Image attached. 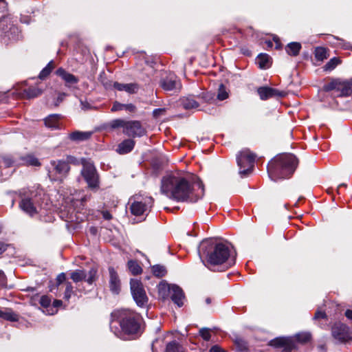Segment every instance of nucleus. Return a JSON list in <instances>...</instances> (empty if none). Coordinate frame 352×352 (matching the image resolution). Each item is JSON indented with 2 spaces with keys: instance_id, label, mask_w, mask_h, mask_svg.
<instances>
[{
  "instance_id": "1",
  "label": "nucleus",
  "mask_w": 352,
  "mask_h": 352,
  "mask_svg": "<svg viewBox=\"0 0 352 352\" xmlns=\"http://www.w3.org/2000/svg\"><path fill=\"white\" fill-rule=\"evenodd\" d=\"M161 192L177 201L197 202L204 194L201 182L192 183L186 178L172 174L162 179Z\"/></svg>"
},
{
  "instance_id": "2",
  "label": "nucleus",
  "mask_w": 352,
  "mask_h": 352,
  "mask_svg": "<svg viewBox=\"0 0 352 352\" xmlns=\"http://www.w3.org/2000/svg\"><path fill=\"white\" fill-rule=\"evenodd\" d=\"M142 316L130 309L116 310L111 314L110 327L122 339L133 338L142 333Z\"/></svg>"
},
{
  "instance_id": "3",
  "label": "nucleus",
  "mask_w": 352,
  "mask_h": 352,
  "mask_svg": "<svg viewBox=\"0 0 352 352\" xmlns=\"http://www.w3.org/2000/svg\"><path fill=\"white\" fill-rule=\"evenodd\" d=\"M199 254L200 256H206L210 269L226 264V268L235 263V258L232 257L229 245L219 243L214 244L212 239H207L201 241Z\"/></svg>"
},
{
  "instance_id": "4",
  "label": "nucleus",
  "mask_w": 352,
  "mask_h": 352,
  "mask_svg": "<svg viewBox=\"0 0 352 352\" xmlns=\"http://www.w3.org/2000/svg\"><path fill=\"white\" fill-rule=\"evenodd\" d=\"M298 164V160L293 154L276 156L268 164V175L274 182L288 178L294 173Z\"/></svg>"
},
{
  "instance_id": "5",
  "label": "nucleus",
  "mask_w": 352,
  "mask_h": 352,
  "mask_svg": "<svg viewBox=\"0 0 352 352\" xmlns=\"http://www.w3.org/2000/svg\"><path fill=\"white\" fill-rule=\"evenodd\" d=\"M77 159L72 155H67L65 159L51 160L45 168L47 175L52 182H63L70 171V164H76Z\"/></svg>"
},
{
  "instance_id": "6",
  "label": "nucleus",
  "mask_w": 352,
  "mask_h": 352,
  "mask_svg": "<svg viewBox=\"0 0 352 352\" xmlns=\"http://www.w3.org/2000/svg\"><path fill=\"white\" fill-rule=\"evenodd\" d=\"M21 198L19 208L30 217L39 212L41 209V194L36 190L21 189L19 191Z\"/></svg>"
},
{
  "instance_id": "7",
  "label": "nucleus",
  "mask_w": 352,
  "mask_h": 352,
  "mask_svg": "<svg viewBox=\"0 0 352 352\" xmlns=\"http://www.w3.org/2000/svg\"><path fill=\"white\" fill-rule=\"evenodd\" d=\"M109 126L111 129L122 128L124 135L132 138L142 137L146 133L141 122L138 120L126 121L118 118L111 120Z\"/></svg>"
},
{
  "instance_id": "8",
  "label": "nucleus",
  "mask_w": 352,
  "mask_h": 352,
  "mask_svg": "<svg viewBox=\"0 0 352 352\" xmlns=\"http://www.w3.org/2000/svg\"><path fill=\"white\" fill-rule=\"evenodd\" d=\"M153 199L151 197L136 195L129 199V209L134 216L147 215L153 206Z\"/></svg>"
},
{
  "instance_id": "9",
  "label": "nucleus",
  "mask_w": 352,
  "mask_h": 352,
  "mask_svg": "<svg viewBox=\"0 0 352 352\" xmlns=\"http://www.w3.org/2000/svg\"><path fill=\"white\" fill-rule=\"evenodd\" d=\"M325 91H334V96L337 97L349 96L352 94V79L342 80L332 79L323 87Z\"/></svg>"
},
{
  "instance_id": "10",
  "label": "nucleus",
  "mask_w": 352,
  "mask_h": 352,
  "mask_svg": "<svg viewBox=\"0 0 352 352\" xmlns=\"http://www.w3.org/2000/svg\"><path fill=\"white\" fill-rule=\"evenodd\" d=\"M82 164L81 175L88 187L93 191H97L100 188V177L95 166L86 160H83Z\"/></svg>"
},
{
  "instance_id": "11",
  "label": "nucleus",
  "mask_w": 352,
  "mask_h": 352,
  "mask_svg": "<svg viewBox=\"0 0 352 352\" xmlns=\"http://www.w3.org/2000/svg\"><path fill=\"white\" fill-rule=\"evenodd\" d=\"M256 155L248 149L241 151L236 157L237 164L239 166V174L242 177L248 175L252 171Z\"/></svg>"
},
{
  "instance_id": "12",
  "label": "nucleus",
  "mask_w": 352,
  "mask_h": 352,
  "mask_svg": "<svg viewBox=\"0 0 352 352\" xmlns=\"http://www.w3.org/2000/svg\"><path fill=\"white\" fill-rule=\"evenodd\" d=\"M0 36L3 39L7 37L9 41H15L19 37L18 28L8 16H3L0 19Z\"/></svg>"
},
{
  "instance_id": "13",
  "label": "nucleus",
  "mask_w": 352,
  "mask_h": 352,
  "mask_svg": "<svg viewBox=\"0 0 352 352\" xmlns=\"http://www.w3.org/2000/svg\"><path fill=\"white\" fill-rule=\"evenodd\" d=\"M130 286L131 294L137 305L140 307H146L148 298L142 282L138 279L132 278L130 281Z\"/></svg>"
},
{
  "instance_id": "14",
  "label": "nucleus",
  "mask_w": 352,
  "mask_h": 352,
  "mask_svg": "<svg viewBox=\"0 0 352 352\" xmlns=\"http://www.w3.org/2000/svg\"><path fill=\"white\" fill-rule=\"evenodd\" d=\"M160 86L165 91L178 92L182 89L179 79L173 73L168 74L160 80Z\"/></svg>"
},
{
  "instance_id": "15",
  "label": "nucleus",
  "mask_w": 352,
  "mask_h": 352,
  "mask_svg": "<svg viewBox=\"0 0 352 352\" xmlns=\"http://www.w3.org/2000/svg\"><path fill=\"white\" fill-rule=\"evenodd\" d=\"M331 334L333 338L340 343L346 342L352 339L349 328L342 323H336L332 327Z\"/></svg>"
},
{
  "instance_id": "16",
  "label": "nucleus",
  "mask_w": 352,
  "mask_h": 352,
  "mask_svg": "<svg viewBox=\"0 0 352 352\" xmlns=\"http://www.w3.org/2000/svg\"><path fill=\"white\" fill-rule=\"evenodd\" d=\"M270 345L275 347H282L280 352H292L298 348L294 339L291 338H276L270 341Z\"/></svg>"
},
{
  "instance_id": "17",
  "label": "nucleus",
  "mask_w": 352,
  "mask_h": 352,
  "mask_svg": "<svg viewBox=\"0 0 352 352\" xmlns=\"http://www.w3.org/2000/svg\"><path fill=\"white\" fill-rule=\"evenodd\" d=\"M106 89H110L111 87L118 91H124L128 94H135L138 91L139 86L137 83H120L118 82H102Z\"/></svg>"
},
{
  "instance_id": "18",
  "label": "nucleus",
  "mask_w": 352,
  "mask_h": 352,
  "mask_svg": "<svg viewBox=\"0 0 352 352\" xmlns=\"http://www.w3.org/2000/svg\"><path fill=\"white\" fill-rule=\"evenodd\" d=\"M257 93L262 100H266L274 97H284L285 93L276 89L270 87H260L257 89Z\"/></svg>"
},
{
  "instance_id": "19",
  "label": "nucleus",
  "mask_w": 352,
  "mask_h": 352,
  "mask_svg": "<svg viewBox=\"0 0 352 352\" xmlns=\"http://www.w3.org/2000/svg\"><path fill=\"white\" fill-rule=\"evenodd\" d=\"M168 291L170 294L171 300L177 305L178 307L183 306L185 296L182 288L176 285H171L168 287Z\"/></svg>"
},
{
  "instance_id": "20",
  "label": "nucleus",
  "mask_w": 352,
  "mask_h": 352,
  "mask_svg": "<svg viewBox=\"0 0 352 352\" xmlns=\"http://www.w3.org/2000/svg\"><path fill=\"white\" fill-rule=\"evenodd\" d=\"M109 288L110 290L116 294H119L120 291V280L113 267H109Z\"/></svg>"
},
{
  "instance_id": "21",
  "label": "nucleus",
  "mask_w": 352,
  "mask_h": 352,
  "mask_svg": "<svg viewBox=\"0 0 352 352\" xmlns=\"http://www.w3.org/2000/svg\"><path fill=\"white\" fill-rule=\"evenodd\" d=\"M56 74L65 81V85L67 87H70L72 85L77 84L79 81L76 76L67 72L62 67H60L56 70Z\"/></svg>"
},
{
  "instance_id": "22",
  "label": "nucleus",
  "mask_w": 352,
  "mask_h": 352,
  "mask_svg": "<svg viewBox=\"0 0 352 352\" xmlns=\"http://www.w3.org/2000/svg\"><path fill=\"white\" fill-rule=\"evenodd\" d=\"M180 104L186 110L197 109L199 106V102L195 99V96H188L180 99Z\"/></svg>"
},
{
  "instance_id": "23",
  "label": "nucleus",
  "mask_w": 352,
  "mask_h": 352,
  "mask_svg": "<svg viewBox=\"0 0 352 352\" xmlns=\"http://www.w3.org/2000/svg\"><path fill=\"white\" fill-rule=\"evenodd\" d=\"M135 146V141L131 139H126L118 146L116 151L120 154H126L131 152Z\"/></svg>"
},
{
  "instance_id": "24",
  "label": "nucleus",
  "mask_w": 352,
  "mask_h": 352,
  "mask_svg": "<svg viewBox=\"0 0 352 352\" xmlns=\"http://www.w3.org/2000/svg\"><path fill=\"white\" fill-rule=\"evenodd\" d=\"M0 318L11 322L19 320V315L9 308H0Z\"/></svg>"
},
{
  "instance_id": "25",
  "label": "nucleus",
  "mask_w": 352,
  "mask_h": 352,
  "mask_svg": "<svg viewBox=\"0 0 352 352\" xmlns=\"http://www.w3.org/2000/svg\"><path fill=\"white\" fill-rule=\"evenodd\" d=\"M60 114H52L45 119V124L47 128L56 129L59 128Z\"/></svg>"
},
{
  "instance_id": "26",
  "label": "nucleus",
  "mask_w": 352,
  "mask_h": 352,
  "mask_svg": "<svg viewBox=\"0 0 352 352\" xmlns=\"http://www.w3.org/2000/svg\"><path fill=\"white\" fill-rule=\"evenodd\" d=\"M92 135L89 131H74L69 134V138L73 141L80 142L88 140Z\"/></svg>"
},
{
  "instance_id": "27",
  "label": "nucleus",
  "mask_w": 352,
  "mask_h": 352,
  "mask_svg": "<svg viewBox=\"0 0 352 352\" xmlns=\"http://www.w3.org/2000/svg\"><path fill=\"white\" fill-rule=\"evenodd\" d=\"M136 109V107L133 104H122L117 101H116L111 107V111L112 112L126 110L129 112H134Z\"/></svg>"
},
{
  "instance_id": "28",
  "label": "nucleus",
  "mask_w": 352,
  "mask_h": 352,
  "mask_svg": "<svg viewBox=\"0 0 352 352\" xmlns=\"http://www.w3.org/2000/svg\"><path fill=\"white\" fill-rule=\"evenodd\" d=\"M256 62L261 69L270 67L271 64V58L267 54H260L256 58Z\"/></svg>"
},
{
  "instance_id": "29",
  "label": "nucleus",
  "mask_w": 352,
  "mask_h": 352,
  "mask_svg": "<svg viewBox=\"0 0 352 352\" xmlns=\"http://www.w3.org/2000/svg\"><path fill=\"white\" fill-rule=\"evenodd\" d=\"M301 49L300 43L292 42L286 46V52L289 55L296 56H297Z\"/></svg>"
},
{
  "instance_id": "30",
  "label": "nucleus",
  "mask_w": 352,
  "mask_h": 352,
  "mask_svg": "<svg viewBox=\"0 0 352 352\" xmlns=\"http://www.w3.org/2000/svg\"><path fill=\"white\" fill-rule=\"evenodd\" d=\"M165 352H184V349L182 345L174 340L166 344Z\"/></svg>"
},
{
  "instance_id": "31",
  "label": "nucleus",
  "mask_w": 352,
  "mask_h": 352,
  "mask_svg": "<svg viewBox=\"0 0 352 352\" xmlns=\"http://www.w3.org/2000/svg\"><path fill=\"white\" fill-rule=\"evenodd\" d=\"M290 338L294 339V342L296 344L297 342L300 344H305L310 340L311 335L309 333H300L296 334L294 337Z\"/></svg>"
},
{
  "instance_id": "32",
  "label": "nucleus",
  "mask_w": 352,
  "mask_h": 352,
  "mask_svg": "<svg viewBox=\"0 0 352 352\" xmlns=\"http://www.w3.org/2000/svg\"><path fill=\"white\" fill-rule=\"evenodd\" d=\"M87 277V274L84 270H77L72 272L70 274V278L76 283L85 280Z\"/></svg>"
},
{
  "instance_id": "33",
  "label": "nucleus",
  "mask_w": 352,
  "mask_h": 352,
  "mask_svg": "<svg viewBox=\"0 0 352 352\" xmlns=\"http://www.w3.org/2000/svg\"><path fill=\"white\" fill-rule=\"evenodd\" d=\"M42 94V90L36 87H29L24 90L25 97L28 99L38 97Z\"/></svg>"
},
{
  "instance_id": "34",
  "label": "nucleus",
  "mask_w": 352,
  "mask_h": 352,
  "mask_svg": "<svg viewBox=\"0 0 352 352\" xmlns=\"http://www.w3.org/2000/svg\"><path fill=\"white\" fill-rule=\"evenodd\" d=\"M127 265L129 271L132 274L138 275L142 273V267L140 266L137 261L130 260L128 261Z\"/></svg>"
},
{
  "instance_id": "35",
  "label": "nucleus",
  "mask_w": 352,
  "mask_h": 352,
  "mask_svg": "<svg viewBox=\"0 0 352 352\" xmlns=\"http://www.w3.org/2000/svg\"><path fill=\"white\" fill-rule=\"evenodd\" d=\"M151 270L153 275L158 278L164 276L167 273L166 267L161 265H155L152 266Z\"/></svg>"
},
{
  "instance_id": "36",
  "label": "nucleus",
  "mask_w": 352,
  "mask_h": 352,
  "mask_svg": "<svg viewBox=\"0 0 352 352\" xmlns=\"http://www.w3.org/2000/svg\"><path fill=\"white\" fill-rule=\"evenodd\" d=\"M315 58L317 60L322 61L326 59L327 57V50L322 47H318L315 49Z\"/></svg>"
},
{
  "instance_id": "37",
  "label": "nucleus",
  "mask_w": 352,
  "mask_h": 352,
  "mask_svg": "<svg viewBox=\"0 0 352 352\" xmlns=\"http://www.w3.org/2000/svg\"><path fill=\"white\" fill-rule=\"evenodd\" d=\"M54 68V63L53 61H50L45 67H44L39 74V78L41 80L45 79L51 73L52 70Z\"/></svg>"
},
{
  "instance_id": "38",
  "label": "nucleus",
  "mask_w": 352,
  "mask_h": 352,
  "mask_svg": "<svg viewBox=\"0 0 352 352\" xmlns=\"http://www.w3.org/2000/svg\"><path fill=\"white\" fill-rule=\"evenodd\" d=\"M340 63V60L337 58H333L329 60V62L326 63L324 66V69L325 71H331L333 70Z\"/></svg>"
},
{
  "instance_id": "39",
  "label": "nucleus",
  "mask_w": 352,
  "mask_h": 352,
  "mask_svg": "<svg viewBox=\"0 0 352 352\" xmlns=\"http://www.w3.org/2000/svg\"><path fill=\"white\" fill-rule=\"evenodd\" d=\"M24 162L27 165L29 166H41V163L38 161V160L32 156V155H28L24 157Z\"/></svg>"
},
{
  "instance_id": "40",
  "label": "nucleus",
  "mask_w": 352,
  "mask_h": 352,
  "mask_svg": "<svg viewBox=\"0 0 352 352\" xmlns=\"http://www.w3.org/2000/svg\"><path fill=\"white\" fill-rule=\"evenodd\" d=\"M96 274L97 270L94 268H91L89 271L88 276H87L86 278L85 279V281L89 285H91L96 280Z\"/></svg>"
},
{
  "instance_id": "41",
  "label": "nucleus",
  "mask_w": 352,
  "mask_h": 352,
  "mask_svg": "<svg viewBox=\"0 0 352 352\" xmlns=\"http://www.w3.org/2000/svg\"><path fill=\"white\" fill-rule=\"evenodd\" d=\"M65 291L64 292V298L66 300H69L71 298L72 294L74 293L73 286L70 282H66L65 283Z\"/></svg>"
},
{
  "instance_id": "42",
  "label": "nucleus",
  "mask_w": 352,
  "mask_h": 352,
  "mask_svg": "<svg viewBox=\"0 0 352 352\" xmlns=\"http://www.w3.org/2000/svg\"><path fill=\"white\" fill-rule=\"evenodd\" d=\"M228 97V94L226 90L225 87L223 85L221 84L219 88V91L217 94V98L219 100H223L226 99Z\"/></svg>"
},
{
  "instance_id": "43",
  "label": "nucleus",
  "mask_w": 352,
  "mask_h": 352,
  "mask_svg": "<svg viewBox=\"0 0 352 352\" xmlns=\"http://www.w3.org/2000/svg\"><path fill=\"white\" fill-rule=\"evenodd\" d=\"M199 335L202 337V338L206 340H210L211 338L210 329L208 328H202L199 330Z\"/></svg>"
},
{
  "instance_id": "44",
  "label": "nucleus",
  "mask_w": 352,
  "mask_h": 352,
  "mask_svg": "<svg viewBox=\"0 0 352 352\" xmlns=\"http://www.w3.org/2000/svg\"><path fill=\"white\" fill-rule=\"evenodd\" d=\"M40 304L45 308H48L51 305V298L47 296H43L40 299Z\"/></svg>"
},
{
  "instance_id": "45",
  "label": "nucleus",
  "mask_w": 352,
  "mask_h": 352,
  "mask_svg": "<svg viewBox=\"0 0 352 352\" xmlns=\"http://www.w3.org/2000/svg\"><path fill=\"white\" fill-rule=\"evenodd\" d=\"M235 343L240 351H246L248 349L247 342L243 340L236 339Z\"/></svg>"
},
{
  "instance_id": "46",
  "label": "nucleus",
  "mask_w": 352,
  "mask_h": 352,
  "mask_svg": "<svg viewBox=\"0 0 352 352\" xmlns=\"http://www.w3.org/2000/svg\"><path fill=\"white\" fill-rule=\"evenodd\" d=\"M166 109L165 108H160L155 109L153 111V116L155 118H159L162 116H164L166 113Z\"/></svg>"
},
{
  "instance_id": "47",
  "label": "nucleus",
  "mask_w": 352,
  "mask_h": 352,
  "mask_svg": "<svg viewBox=\"0 0 352 352\" xmlns=\"http://www.w3.org/2000/svg\"><path fill=\"white\" fill-rule=\"evenodd\" d=\"M80 107L82 110L87 111V110L91 109V105L89 104V102L86 99L85 100L80 99Z\"/></svg>"
},
{
  "instance_id": "48",
  "label": "nucleus",
  "mask_w": 352,
  "mask_h": 352,
  "mask_svg": "<svg viewBox=\"0 0 352 352\" xmlns=\"http://www.w3.org/2000/svg\"><path fill=\"white\" fill-rule=\"evenodd\" d=\"M65 280H66V275H65V274L63 273V272L60 273L56 277V283H57L58 285H59L61 283H63V282H65Z\"/></svg>"
},
{
  "instance_id": "49",
  "label": "nucleus",
  "mask_w": 352,
  "mask_h": 352,
  "mask_svg": "<svg viewBox=\"0 0 352 352\" xmlns=\"http://www.w3.org/2000/svg\"><path fill=\"white\" fill-rule=\"evenodd\" d=\"M65 96H66V94H65V93H59V94H58V97H57V99H56V102H55V103H54V105H55L56 107L58 106V105H59V104H60L62 101H63V100L65 99Z\"/></svg>"
},
{
  "instance_id": "50",
  "label": "nucleus",
  "mask_w": 352,
  "mask_h": 352,
  "mask_svg": "<svg viewBox=\"0 0 352 352\" xmlns=\"http://www.w3.org/2000/svg\"><path fill=\"white\" fill-rule=\"evenodd\" d=\"M327 318V314L324 311H317L315 314V316H314V319L316 320H318V319H320V318Z\"/></svg>"
},
{
  "instance_id": "51",
  "label": "nucleus",
  "mask_w": 352,
  "mask_h": 352,
  "mask_svg": "<svg viewBox=\"0 0 352 352\" xmlns=\"http://www.w3.org/2000/svg\"><path fill=\"white\" fill-rule=\"evenodd\" d=\"M3 162L7 166H11L14 164V161L10 157H5L3 158Z\"/></svg>"
},
{
  "instance_id": "52",
  "label": "nucleus",
  "mask_w": 352,
  "mask_h": 352,
  "mask_svg": "<svg viewBox=\"0 0 352 352\" xmlns=\"http://www.w3.org/2000/svg\"><path fill=\"white\" fill-rule=\"evenodd\" d=\"M209 352H224V351L219 345H214L210 348Z\"/></svg>"
},
{
  "instance_id": "53",
  "label": "nucleus",
  "mask_w": 352,
  "mask_h": 352,
  "mask_svg": "<svg viewBox=\"0 0 352 352\" xmlns=\"http://www.w3.org/2000/svg\"><path fill=\"white\" fill-rule=\"evenodd\" d=\"M102 217L106 220H110L112 219V215L109 211H103L102 212Z\"/></svg>"
},
{
  "instance_id": "54",
  "label": "nucleus",
  "mask_w": 352,
  "mask_h": 352,
  "mask_svg": "<svg viewBox=\"0 0 352 352\" xmlns=\"http://www.w3.org/2000/svg\"><path fill=\"white\" fill-rule=\"evenodd\" d=\"M8 246V244L0 242V255L7 250Z\"/></svg>"
},
{
  "instance_id": "55",
  "label": "nucleus",
  "mask_w": 352,
  "mask_h": 352,
  "mask_svg": "<svg viewBox=\"0 0 352 352\" xmlns=\"http://www.w3.org/2000/svg\"><path fill=\"white\" fill-rule=\"evenodd\" d=\"M89 232L92 235H96L98 232V229L96 227L91 226L89 229Z\"/></svg>"
},
{
  "instance_id": "56",
  "label": "nucleus",
  "mask_w": 352,
  "mask_h": 352,
  "mask_svg": "<svg viewBox=\"0 0 352 352\" xmlns=\"http://www.w3.org/2000/svg\"><path fill=\"white\" fill-rule=\"evenodd\" d=\"M61 305H62V301L60 300H55L53 302L52 309L57 308V307H60Z\"/></svg>"
},
{
  "instance_id": "57",
  "label": "nucleus",
  "mask_w": 352,
  "mask_h": 352,
  "mask_svg": "<svg viewBox=\"0 0 352 352\" xmlns=\"http://www.w3.org/2000/svg\"><path fill=\"white\" fill-rule=\"evenodd\" d=\"M345 316L347 318L352 320V310L347 309L345 312Z\"/></svg>"
},
{
  "instance_id": "58",
  "label": "nucleus",
  "mask_w": 352,
  "mask_h": 352,
  "mask_svg": "<svg viewBox=\"0 0 352 352\" xmlns=\"http://www.w3.org/2000/svg\"><path fill=\"white\" fill-rule=\"evenodd\" d=\"M274 41H275L276 45V49H280V43L278 38L277 37H274Z\"/></svg>"
},
{
  "instance_id": "59",
  "label": "nucleus",
  "mask_w": 352,
  "mask_h": 352,
  "mask_svg": "<svg viewBox=\"0 0 352 352\" xmlns=\"http://www.w3.org/2000/svg\"><path fill=\"white\" fill-rule=\"evenodd\" d=\"M90 197H91V195H89V196H88V195H85L84 197H82V198L81 199V201H82V202H85V201H86L87 200L89 199H90Z\"/></svg>"
},
{
  "instance_id": "60",
  "label": "nucleus",
  "mask_w": 352,
  "mask_h": 352,
  "mask_svg": "<svg viewBox=\"0 0 352 352\" xmlns=\"http://www.w3.org/2000/svg\"><path fill=\"white\" fill-rule=\"evenodd\" d=\"M265 43L268 47H272L273 46V43L271 41H267L265 42Z\"/></svg>"
},
{
  "instance_id": "61",
  "label": "nucleus",
  "mask_w": 352,
  "mask_h": 352,
  "mask_svg": "<svg viewBox=\"0 0 352 352\" xmlns=\"http://www.w3.org/2000/svg\"><path fill=\"white\" fill-rule=\"evenodd\" d=\"M205 301L207 305H210L212 302V300L210 297H207Z\"/></svg>"
},
{
  "instance_id": "62",
  "label": "nucleus",
  "mask_w": 352,
  "mask_h": 352,
  "mask_svg": "<svg viewBox=\"0 0 352 352\" xmlns=\"http://www.w3.org/2000/svg\"><path fill=\"white\" fill-rule=\"evenodd\" d=\"M56 311H57V310H56H56H54H54H52V312H50V313L49 312V314H54V313H56Z\"/></svg>"
},
{
  "instance_id": "63",
  "label": "nucleus",
  "mask_w": 352,
  "mask_h": 352,
  "mask_svg": "<svg viewBox=\"0 0 352 352\" xmlns=\"http://www.w3.org/2000/svg\"><path fill=\"white\" fill-rule=\"evenodd\" d=\"M3 272L0 270V278H1V277H3Z\"/></svg>"
},
{
  "instance_id": "64",
  "label": "nucleus",
  "mask_w": 352,
  "mask_h": 352,
  "mask_svg": "<svg viewBox=\"0 0 352 352\" xmlns=\"http://www.w3.org/2000/svg\"><path fill=\"white\" fill-rule=\"evenodd\" d=\"M340 186H345V185H344V184H341V185H340V186L338 187V188H339Z\"/></svg>"
}]
</instances>
